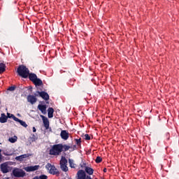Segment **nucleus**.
Returning a JSON list of instances; mask_svg holds the SVG:
<instances>
[{
  "label": "nucleus",
  "mask_w": 179,
  "mask_h": 179,
  "mask_svg": "<svg viewBox=\"0 0 179 179\" xmlns=\"http://www.w3.org/2000/svg\"><path fill=\"white\" fill-rule=\"evenodd\" d=\"M29 72L30 70H29V68H27L26 66L23 64L18 66L17 69V73L18 76L23 78V79H27V78H29Z\"/></svg>",
  "instance_id": "f257e3e1"
},
{
  "label": "nucleus",
  "mask_w": 179,
  "mask_h": 179,
  "mask_svg": "<svg viewBox=\"0 0 179 179\" xmlns=\"http://www.w3.org/2000/svg\"><path fill=\"white\" fill-rule=\"evenodd\" d=\"M62 144H55L52 145V148L50 150V155L52 156H59L62 152Z\"/></svg>",
  "instance_id": "f03ea898"
},
{
  "label": "nucleus",
  "mask_w": 179,
  "mask_h": 179,
  "mask_svg": "<svg viewBox=\"0 0 179 179\" xmlns=\"http://www.w3.org/2000/svg\"><path fill=\"white\" fill-rule=\"evenodd\" d=\"M45 169L49 171L50 174H52V176H57V174H59V171L55 166L51 164L50 163H48L45 165Z\"/></svg>",
  "instance_id": "7ed1b4c3"
},
{
  "label": "nucleus",
  "mask_w": 179,
  "mask_h": 179,
  "mask_svg": "<svg viewBox=\"0 0 179 179\" xmlns=\"http://www.w3.org/2000/svg\"><path fill=\"white\" fill-rule=\"evenodd\" d=\"M13 174L14 177L20 178V177H24L26 176V172L20 169H15L13 171Z\"/></svg>",
  "instance_id": "20e7f679"
},
{
  "label": "nucleus",
  "mask_w": 179,
  "mask_h": 179,
  "mask_svg": "<svg viewBox=\"0 0 179 179\" xmlns=\"http://www.w3.org/2000/svg\"><path fill=\"white\" fill-rule=\"evenodd\" d=\"M78 179H92L90 176H86V172L83 170H79L77 172Z\"/></svg>",
  "instance_id": "39448f33"
},
{
  "label": "nucleus",
  "mask_w": 179,
  "mask_h": 179,
  "mask_svg": "<svg viewBox=\"0 0 179 179\" xmlns=\"http://www.w3.org/2000/svg\"><path fill=\"white\" fill-rule=\"evenodd\" d=\"M40 169V165L30 166L24 168V170L27 171V173H30L31 171H37Z\"/></svg>",
  "instance_id": "423d86ee"
},
{
  "label": "nucleus",
  "mask_w": 179,
  "mask_h": 179,
  "mask_svg": "<svg viewBox=\"0 0 179 179\" xmlns=\"http://www.w3.org/2000/svg\"><path fill=\"white\" fill-rule=\"evenodd\" d=\"M36 96H38L37 94L34 95H28L27 96V100L28 101V103H30V104H36V103H37V98L36 97Z\"/></svg>",
  "instance_id": "0eeeda50"
},
{
  "label": "nucleus",
  "mask_w": 179,
  "mask_h": 179,
  "mask_svg": "<svg viewBox=\"0 0 179 179\" xmlns=\"http://www.w3.org/2000/svg\"><path fill=\"white\" fill-rule=\"evenodd\" d=\"M36 93H38L40 97H41L45 101H48V100H50V95H48V93L44 91H42V92L38 91Z\"/></svg>",
  "instance_id": "6e6552de"
},
{
  "label": "nucleus",
  "mask_w": 179,
  "mask_h": 179,
  "mask_svg": "<svg viewBox=\"0 0 179 179\" xmlns=\"http://www.w3.org/2000/svg\"><path fill=\"white\" fill-rule=\"evenodd\" d=\"M9 166H8V163L5 162L1 164L0 169L1 171L3 174H6L7 173H9Z\"/></svg>",
  "instance_id": "1a4fd4ad"
},
{
  "label": "nucleus",
  "mask_w": 179,
  "mask_h": 179,
  "mask_svg": "<svg viewBox=\"0 0 179 179\" xmlns=\"http://www.w3.org/2000/svg\"><path fill=\"white\" fill-rule=\"evenodd\" d=\"M82 169H83L85 167V173H87V174H89V176H93V173L94 171V170H93V169L89 167V166H86V164L84 163L83 165H81Z\"/></svg>",
  "instance_id": "9d476101"
},
{
  "label": "nucleus",
  "mask_w": 179,
  "mask_h": 179,
  "mask_svg": "<svg viewBox=\"0 0 179 179\" xmlns=\"http://www.w3.org/2000/svg\"><path fill=\"white\" fill-rule=\"evenodd\" d=\"M41 117L42 118L44 127L45 128V129H48L50 128V121L48 120V118L43 115H41Z\"/></svg>",
  "instance_id": "9b49d317"
},
{
  "label": "nucleus",
  "mask_w": 179,
  "mask_h": 179,
  "mask_svg": "<svg viewBox=\"0 0 179 179\" xmlns=\"http://www.w3.org/2000/svg\"><path fill=\"white\" fill-rule=\"evenodd\" d=\"M60 136L62 139H64V141H68L69 138V133L66 131V130H62L61 131Z\"/></svg>",
  "instance_id": "f8f14e48"
},
{
  "label": "nucleus",
  "mask_w": 179,
  "mask_h": 179,
  "mask_svg": "<svg viewBox=\"0 0 179 179\" xmlns=\"http://www.w3.org/2000/svg\"><path fill=\"white\" fill-rule=\"evenodd\" d=\"M38 109L42 113V114H47V105L39 104L38 105Z\"/></svg>",
  "instance_id": "ddd939ff"
},
{
  "label": "nucleus",
  "mask_w": 179,
  "mask_h": 179,
  "mask_svg": "<svg viewBox=\"0 0 179 179\" xmlns=\"http://www.w3.org/2000/svg\"><path fill=\"white\" fill-rule=\"evenodd\" d=\"M38 139L37 134H31V136L28 138V142L31 144L33 142H36Z\"/></svg>",
  "instance_id": "4468645a"
},
{
  "label": "nucleus",
  "mask_w": 179,
  "mask_h": 179,
  "mask_svg": "<svg viewBox=\"0 0 179 179\" xmlns=\"http://www.w3.org/2000/svg\"><path fill=\"white\" fill-rule=\"evenodd\" d=\"M8 122V116L5 115V113H1L0 117V122L1 124H5V122Z\"/></svg>",
  "instance_id": "2eb2a0df"
},
{
  "label": "nucleus",
  "mask_w": 179,
  "mask_h": 179,
  "mask_svg": "<svg viewBox=\"0 0 179 179\" xmlns=\"http://www.w3.org/2000/svg\"><path fill=\"white\" fill-rule=\"evenodd\" d=\"M27 157H29V154H24L18 157H16L15 160H17L18 162H23V159H27Z\"/></svg>",
  "instance_id": "dca6fc26"
},
{
  "label": "nucleus",
  "mask_w": 179,
  "mask_h": 179,
  "mask_svg": "<svg viewBox=\"0 0 179 179\" xmlns=\"http://www.w3.org/2000/svg\"><path fill=\"white\" fill-rule=\"evenodd\" d=\"M28 78L29 80H31V82L34 83L37 78V75H36V73H29Z\"/></svg>",
  "instance_id": "f3484780"
},
{
  "label": "nucleus",
  "mask_w": 179,
  "mask_h": 179,
  "mask_svg": "<svg viewBox=\"0 0 179 179\" xmlns=\"http://www.w3.org/2000/svg\"><path fill=\"white\" fill-rule=\"evenodd\" d=\"M48 118H52V117H54V108H48Z\"/></svg>",
  "instance_id": "a211bd4d"
},
{
  "label": "nucleus",
  "mask_w": 179,
  "mask_h": 179,
  "mask_svg": "<svg viewBox=\"0 0 179 179\" xmlns=\"http://www.w3.org/2000/svg\"><path fill=\"white\" fill-rule=\"evenodd\" d=\"M6 71V64L0 63V74L3 73Z\"/></svg>",
  "instance_id": "6ab92c4d"
},
{
  "label": "nucleus",
  "mask_w": 179,
  "mask_h": 179,
  "mask_svg": "<svg viewBox=\"0 0 179 179\" xmlns=\"http://www.w3.org/2000/svg\"><path fill=\"white\" fill-rule=\"evenodd\" d=\"M34 85H35V86H42L43 85V80H41V79L40 78H36L34 81Z\"/></svg>",
  "instance_id": "aec40b11"
},
{
  "label": "nucleus",
  "mask_w": 179,
  "mask_h": 179,
  "mask_svg": "<svg viewBox=\"0 0 179 179\" xmlns=\"http://www.w3.org/2000/svg\"><path fill=\"white\" fill-rule=\"evenodd\" d=\"M16 122H19L22 127H24V128H27V124H26V122L20 120L19 118L17 119Z\"/></svg>",
  "instance_id": "412c9836"
},
{
  "label": "nucleus",
  "mask_w": 179,
  "mask_h": 179,
  "mask_svg": "<svg viewBox=\"0 0 179 179\" xmlns=\"http://www.w3.org/2000/svg\"><path fill=\"white\" fill-rule=\"evenodd\" d=\"M66 163H68V160L66 159V158H65V157H62V159L60 160V166L66 165Z\"/></svg>",
  "instance_id": "4be33fe9"
},
{
  "label": "nucleus",
  "mask_w": 179,
  "mask_h": 179,
  "mask_svg": "<svg viewBox=\"0 0 179 179\" xmlns=\"http://www.w3.org/2000/svg\"><path fill=\"white\" fill-rule=\"evenodd\" d=\"M8 141L10 143H15L17 141V136H14V137L9 138Z\"/></svg>",
  "instance_id": "5701e85b"
},
{
  "label": "nucleus",
  "mask_w": 179,
  "mask_h": 179,
  "mask_svg": "<svg viewBox=\"0 0 179 179\" xmlns=\"http://www.w3.org/2000/svg\"><path fill=\"white\" fill-rule=\"evenodd\" d=\"M7 117H8V118H13V120H14V121H17V117H16V116H15V115L10 114L9 113H7Z\"/></svg>",
  "instance_id": "b1692460"
},
{
  "label": "nucleus",
  "mask_w": 179,
  "mask_h": 179,
  "mask_svg": "<svg viewBox=\"0 0 179 179\" xmlns=\"http://www.w3.org/2000/svg\"><path fill=\"white\" fill-rule=\"evenodd\" d=\"M60 169L62 170V171H68V166L66 165H60Z\"/></svg>",
  "instance_id": "393cba45"
},
{
  "label": "nucleus",
  "mask_w": 179,
  "mask_h": 179,
  "mask_svg": "<svg viewBox=\"0 0 179 179\" xmlns=\"http://www.w3.org/2000/svg\"><path fill=\"white\" fill-rule=\"evenodd\" d=\"M3 155H4V156H12L13 153L11 152H8V150H4L3 152Z\"/></svg>",
  "instance_id": "a878e982"
},
{
  "label": "nucleus",
  "mask_w": 179,
  "mask_h": 179,
  "mask_svg": "<svg viewBox=\"0 0 179 179\" xmlns=\"http://www.w3.org/2000/svg\"><path fill=\"white\" fill-rule=\"evenodd\" d=\"M62 146V149H64V152H66L67 150H69V149H71V146L69 145H64Z\"/></svg>",
  "instance_id": "bb28decb"
},
{
  "label": "nucleus",
  "mask_w": 179,
  "mask_h": 179,
  "mask_svg": "<svg viewBox=\"0 0 179 179\" xmlns=\"http://www.w3.org/2000/svg\"><path fill=\"white\" fill-rule=\"evenodd\" d=\"M75 141L78 146H80V143H82V138H79V139L76 138Z\"/></svg>",
  "instance_id": "cd10ccee"
},
{
  "label": "nucleus",
  "mask_w": 179,
  "mask_h": 179,
  "mask_svg": "<svg viewBox=\"0 0 179 179\" xmlns=\"http://www.w3.org/2000/svg\"><path fill=\"white\" fill-rule=\"evenodd\" d=\"M95 162L96 163H101V162H103V159L101 157H96Z\"/></svg>",
  "instance_id": "c85d7f7f"
},
{
  "label": "nucleus",
  "mask_w": 179,
  "mask_h": 179,
  "mask_svg": "<svg viewBox=\"0 0 179 179\" xmlns=\"http://www.w3.org/2000/svg\"><path fill=\"white\" fill-rule=\"evenodd\" d=\"M16 90V87L15 86H11V87H9L8 90H9L10 92H13Z\"/></svg>",
  "instance_id": "c756f323"
},
{
  "label": "nucleus",
  "mask_w": 179,
  "mask_h": 179,
  "mask_svg": "<svg viewBox=\"0 0 179 179\" xmlns=\"http://www.w3.org/2000/svg\"><path fill=\"white\" fill-rule=\"evenodd\" d=\"M39 179H47L48 178V176H45V175H41L39 177H38Z\"/></svg>",
  "instance_id": "7c9ffc66"
},
{
  "label": "nucleus",
  "mask_w": 179,
  "mask_h": 179,
  "mask_svg": "<svg viewBox=\"0 0 179 179\" xmlns=\"http://www.w3.org/2000/svg\"><path fill=\"white\" fill-rule=\"evenodd\" d=\"M85 141H90V136H89V134H85Z\"/></svg>",
  "instance_id": "2f4dec72"
},
{
  "label": "nucleus",
  "mask_w": 179,
  "mask_h": 179,
  "mask_svg": "<svg viewBox=\"0 0 179 179\" xmlns=\"http://www.w3.org/2000/svg\"><path fill=\"white\" fill-rule=\"evenodd\" d=\"M166 139H167V141H169V139H170V134H169V133H166Z\"/></svg>",
  "instance_id": "473e14b6"
},
{
  "label": "nucleus",
  "mask_w": 179,
  "mask_h": 179,
  "mask_svg": "<svg viewBox=\"0 0 179 179\" xmlns=\"http://www.w3.org/2000/svg\"><path fill=\"white\" fill-rule=\"evenodd\" d=\"M1 152H2V150H0V163L2 162V155L1 154Z\"/></svg>",
  "instance_id": "72a5a7b5"
},
{
  "label": "nucleus",
  "mask_w": 179,
  "mask_h": 179,
  "mask_svg": "<svg viewBox=\"0 0 179 179\" xmlns=\"http://www.w3.org/2000/svg\"><path fill=\"white\" fill-rule=\"evenodd\" d=\"M69 164L71 168H75V166H72V162H71V160H69Z\"/></svg>",
  "instance_id": "f704fd0d"
},
{
  "label": "nucleus",
  "mask_w": 179,
  "mask_h": 179,
  "mask_svg": "<svg viewBox=\"0 0 179 179\" xmlns=\"http://www.w3.org/2000/svg\"><path fill=\"white\" fill-rule=\"evenodd\" d=\"M103 173H107V168L103 169Z\"/></svg>",
  "instance_id": "c9c22d12"
},
{
  "label": "nucleus",
  "mask_w": 179,
  "mask_h": 179,
  "mask_svg": "<svg viewBox=\"0 0 179 179\" xmlns=\"http://www.w3.org/2000/svg\"><path fill=\"white\" fill-rule=\"evenodd\" d=\"M33 179H40V178H38V176H35L33 178Z\"/></svg>",
  "instance_id": "e433bc0d"
},
{
  "label": "nucleus",
  "mask_w": 179,
  "mask_h": 179,
  "mask_svg": "<svg viewBox=\"0 0 179 179\" xmlns=\"http://www.w3.org/2000/svg\"><path fill=\"white\" fill-rule=\"evenodd\" d=\"M36 127H33V132H36Z\"/></svg>",
  "instance_id": "4c0bfd02"
},
{
  "label": "nucleus",
  "mask_w": 179,
  "mask_h": 179,
  "mask_svg": "<svg viewBox=\"0 0 179 179\" xmlns=\"http://www.w3.org/2000/svg\"><path fill=\"white\" fill-rule=\"evenodd\" d=\"M95 179H97V178H95Z\"/></svg>",
  "instance_id": "58836bf2"
}]
</instances>
